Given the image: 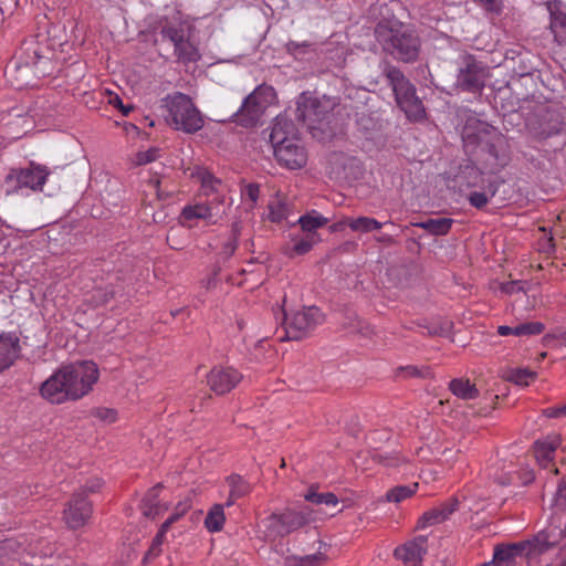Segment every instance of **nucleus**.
<instances>
[{"label": "nucleus", "mask_w": 566, "mask_h": 566, "mask_svg": "<svg viewBox=\"0 0 566 566\" xmlns=\"http://www.w3.org/2000/svg\"><path fill=\"white\" fill-rule=\"evenodd\" d=\"M159 157V149L151 147L144 151H138L135 157V164L138 166L147 165L155 161Z\"/></svg>", "instance_id": "nucleus-46"}, {"label": "nucleus", "mask_w": 566, "mask_h": 566, "mask_svg": "<svg viewBox=\"0 0 566 566\" xmlns=\"http://www.w3.org/2000/svg\"><path fill=\"white\" fill-rule=\"evenodd\" d=\"M324 321V315L316 306L284 313V336L281 340H300L308 336Z\"/></svg>", "instance_id": "nucleus-7"}, {"label": "nucleus", "mask_w": 566, "mask_h": 566, "mask_svg": "<svg viewBox=\"0 0 566 566\" xmlns=\"http://www.w3.org/2000/svg\"><path fill=\"white\" fill-rule=\"evenodd\" d=\"M93 513L92 503L83 496L82 492H74L63 511V521L71 530L83 527Z\"/></svg>", "instance_id": "nucleus-13"}, {"label": "nucleus", "mask_w": 566, "mask_h": 566, "mask_svg": "<svg viewBox=\"0 0 566 566\" xmlns=\"http://www.w3.org/2000/svg\"><path fill=\"white\" fill-rule=\"evenodd\" d=\"M489 192L490 195L486 192L473 191L469 195L468 201L472 207L476 209H483L489 203V199L495 196L496 188L490 186Z\"/></svg>", "instance_id": "nucleus-42"}, {"label": "nucleus", "mask_w": 566, "mask_h": 566, "mask_svg": "<svg viewBox=\"0 0 566 566\" xmlns=\"http://www.w3.org/2000/svg\"><path fill=\"white\" fill-rule=\"evenodd\" d=\"M102 485V479L94 476L87 480L86 483L82 485L77 492H82L83 496L86 499L90 493L98 492Z\"/></svg>", "instance_id": "nucleus-49"}, {"label": "nucleus", "mask_w": 566, "mask_h": 566, "mask_svg": "<svg viewBox=\"0 0 566 566\" xmlns=\"http://www.w3.org/2000/svg\"><path fill=\"white\" fill-rule=\"evenodd\" d=\"M161 35L174 43V46L185 36L184 30L175 25H165Z\"/></svg>", "instance_id": "nucleus-47"}, {"label": "nucleus", "mask_w": 566, "mask_h": 566, "mask_svg": "<svg viewBox=\"0 0 566 566\" xmlns=\"http://www.w3.org/2000/svg\"><path fill=\"white\" fill-rule=\"evenodd\" d=\"M49 175L50 170L46 166L33 163L25 168L12 169L6 177L8 192H18L22 189L41 191Z\"/></svg>", "instance_id": "nucleus-8"}, {"label": "nucleus", "mask_w": 566, "mask_h": 566, "mask_svg": "<svg viewBox=\"0 0 566 566\" xmlns=\"http://www.w3.org/2000/svg\"><path fill=\"white\" fill-rule=\"evenodd\" d=\"M544 331V325L539 322H527L514 326L515 336L539 335Z\"/></svg>", "instance_id": "nucleus-43"}, {"label": "nucleus", "mask_w": 566, "mask_h": 566, "mask_svg": "<svg viewBox=\"0 0 566 566\" xmlns=\"http://www.w3.org/2000/svg\"><path fill=\"white\" fill-rule=\"evenodd\" d=\"M375 38L384 53L402 63H415L420 55L421 40L416 30L398 19H381Z\"/></svg>", "instance_id": "nucleus-2"}, {"label": "nucleus", "mask_w": 566, "mask_h": 566, "mask_svg": "<svg viewBox=\"0 0 566 566\" xmlns=\"http://www.w3.org/2000/svg\"><path fill=\"white\" fill-rule=\"evenodd\" d=\"M19 338L12 334L0 335V373L13 365L19 356Z\"/></svg>", "instance_id": "nucleus-22"}, {"label": "nucleus", "mask_w": 566, "mask_h": 566, "mask_svg": "<svg viewBox=\"0 0 566 566\" xmlns=\"http://www.w3.org/2000/svg\"><path fill=\"white\" fill-rule=\"evenodd\" d=\"M427 542L426 536H417L412 541L397 547L395 556L402 560L406 566H421L422 558L428 551Z\"/></svg>", "instance_id": "nucleus-16"}, {"label": "nucleus", "mask_w": 566, "mask_h": 566, "mask_svg": "<svg viewBox=\"0 0 566 566\" xmlns=\"http://www.w3.org/2000/svg\"><path fill=\"white\" fill-rule=\"evenodd\" d=\"M238 248V230L234 226L232 229V233L229 237V239L223 243V247L220 251V256L223 260H228L237 250Z\"/></svg>", "instance_id": "nucleus-45"}, {"label": "nucleus", "mask_w": 566, "mask_h": 566, "mask_svg": "<svg viewBox=\"0 0 566 566\" xmlns=\"http://www.w3.org/2000/svg\"><path fill=\"white\" fill-rule=\"evenodd\" d=\"M190 509V504L188 502H180L176 506L175 512L169 516L172 522H177L186 512Z\"/></svg>", "instance_id": "nucleus-57"}, {"label": "nucleus", "mask_w": 566, "mask_h": 566, "mask_svg": "<svg viewBox=\"0 0 566 566\" xmlns=\"http://www.w3.org/2000/svg\"><path fill=\"white\" fill-rule=\"evenodd\" d=\"M556 500L566 503V478H563L557 486Z\"/></svg>", "instance_id": "nucleus-59"}, {"label": "nucleus", "mask_w": 566, "mask_h": 566, "mask_svg": "<svg viewBox=\"0 0 566 566\" xmlns=\"http://www.w3.org/2000/svg\"><path fill=\"white\" fill-rule=\"evenodd\" d=\"M313 514L314 511L307 506L272 511L258 522V533L264 541L274 542L314 522Z\"/></svg>", "instance_id": "nucleus-3"}, {"label": "nucleus", "mask_w": 566, "mask_h": 566, "mask_svg": "<svg viewBox=\"0 0 566 566\" xmlns=\"http://www.w3.org/2000/svg\"><path fill=\"white\" fill-rule=\"evenodd\" d=\"M19 65L33 71L35 76H46L52 71V50L44 34L31 36L22 43L19 53L14 56Z\"/></svg>", "instance_id": "nucleus-6"}, {"label": "nucleus", "mask_w": 566, "mask_h": 566, "mask_svg": "<svg viewBox=\"0 0 566 566\" xmlns=\"http://www.w3.org/2000/svg\"><path fill=\"white\" fill-rule=\"evenodd\" d=\"M116 295L115 284L111 282L105 287L97 286L93 290L91 296V303L94 306H103L113 300Z\"/></svg>", "instance_id": "nucleus-35"}, {"label": "nucleus", "mask_w": 566, "mask_h": 566, "mask_svg": "<svg viewBox=\"0 0 566 566\" xmlns=\"http://www.w3.org/2000/svg\"><path fill=\"white\" fill-rule=\"evenodd\" d=\"M537 377V373L528 368H512L506 371L505 379L521 387L528 386Z\"/></svg>", "instance_id": "nucleus-33"}, {"label": "nucleus", "mask_w": 566, "mask_h": 566, "mask_svg": "<svg viewBox=\"0 0 566 566\" xmlns=\"http://www.w3.org/2000/svg\"><path fill=\"white\" fill-rule=\"evenodd\" d=\"M8 81L18 90L33 85L32 80L36 77L32 70L27 66L19 65L14 59L6 67L4 72Z\"/></svg>", "instance_id": "nucleus-23"}, {"label": "nucleus", "mask_w": 566, "mask_h": 566, "mask_svg": "<svg viewBox=\"0 0 566 566\" xmlns=\"http://www.w3.org/2000/svg\"><path fill=\"white\" fill-rule=\"evenodd\" d=\"M523 290H524V285H523V282H521V281H511V282L501 284V291L506 294H510V295L517 293L520 291H523Z\"/></svg>", "instance_id": "nucleus-56"}, {"label": "nucleus", "mask_w": 566, "mask_h": 566, "mask_svg": "<svg viewBox=\"0 0 566 566\" xmlns=\"http://www.w3.org/2000/svg\"><path fill=\"white\" fill-rule=\"evenodd\" d=\"M497 333L501 336H509V335H514L515 336L514 327L506 326V325L499 326L497 327Z\"/></svg>", "instance_id": "nucleus-61"}, {"label": "nucleus", "mask_w": 566, "mask_h": 566, "mask_svg": "<svg viewBox=\"0 0 566 566\" xmlns=\"http://www.w3.org/2000/svg\"><path fill=\"white\" fill-rule=\"evenodd\" d=\"M241 379L242 374L231 367H213L207 375V384L217 395L230 392Z\"/></svg>", "instance_id": "nucleus-15"}, {"label": "nucleus", "mask_w": 566, "mask_h": 566, "mask_svg": "<svg viewBox=\"0 0 566 566\" xmlns=\"http://www.w3.org/2000/svg\"><path fill=\"white\" fill-rule=\"evenodd\" d=\"M174 524L172 520L170 517H168L160 526V530H159V534L164 535L166 534V532L169 530V527Z\"/></svg>", "instance_id": "nucleus-63"}, {"label": "nucleus", "mask_w": 566, "mask_h": 566, "mask_svg": "<svg viewBox=\"0 0 566 566\" xmlns=\"http://www.w3.org/2000/svg\"><path fill=\"white\" fill-rule=\"evenodd\" d=\"M381 73L391 87L395 101L399 108L410 120H419L424 117V106L417 96L416 86L403 72L390 62H384Z\"/></svg>", "instance_id": "nucleus-4"}, {"label": "nucleus", "mask_w": 566, "mask_h": 566, "mask_svg": "<svg viewBox=\"0 0 566 566\" xmlns=\"http://www.w3.org/2000/svg\"><path fill=\"white\" fill-rule=\"evenodd\" d=\"M335 103L329 97L322 98L302 94L297 102V118L307 123L308 127L322 122L334 108Z\"/></svg>", "instance_id": "nucleus-12"}, {"label": "nucleus", "mask_w": 566, "mask_h": 566, "mask_svg": "<svg viewBox=\"0 0 566 566\" xmlns=\"http://www.w3.org/2000/svg\"><path fill=\"white\" fill-rule=\"evenodd\" d=\"M518 556H524L520 542L506 545L500 544L494 548L492 563L494 565H501L504 563L509 565Z\"/></svg>", "instance_id": "nucleus-25"}, {"label": "nucleus", "mask_w": 566, "mask_h": 566, "mask_svg": "<svg viewBox=\"0 0 566 566\" xmlns=\"http://www.w3.org/2000/svg\"><path fill=\"white\" fill-rule=\"evenodd\" d=\"M326 563V556L323 553H316L305 556L285 557V566H323Z\"/></svg>", "instance_id": "nucleus-34"}, {"label": "nucleus", "mask_w": 566, "mask_h": 566, "mask_svg": "<svg viewBox=\"0 0 566 566\" xmlns=\"http://www.w3.org/2000/svg\"><path fill=\"white\" fill-rule=\"evenodd\" d=\"M310 48H311V43H308L306 41H304V42L290 41L286 43L287 51L295 56L307 53Z\"/></svg>", "instance_id": "nucleus-51"}, {"label": "nucleus", "mask_w": 566, "mask_h": 566, "mask_svg": "<svg viewBox=\"0 0 566 566\" xmlns=\"http://www.w3.org/2000/svg\"><path fill=\"white\" fill-rule=\"evenodd\" d=\"M272 95L271 87L258 86L244 98L242 106L234 114L237 124L247 128L255 126L266 108V97Z\"/></svg>", "instance_id": "nucleus-10"}, {"label": "nucleus", "mask_w": 566, "mask_h": 566, "mask_svg": "<svg viewBox=\"0 0 566 566\" xmlns=\"http://www.w3.org/2000/svg\"><path fill=\"white\" fill-rule=\"evenodd\" d=\"M273 153L277 163L282 167L291 170L301 169L307 163V151L305 147L298 143V139L276 146Z\"/></svg>", "instance_id": "nucleus-14"}, {"label": "nucleus", "mask_w": 566, "mask_h": 566, "mask_svg": "<svg viewBox=\"0 0 566 566\" xmlns=\"http://www.w3.org/2000/svg\"><path fill=\"white\" fill-rule=\"evenodd\" d=\"M379 242H382V243H387V244H392L394 243V239L390 237V235H382L378 239Z\"/></svg>", "instance_id": "nucleus-64"}, {"label": "nucleus", "mask_w": 566, "mask_h": 566, "mask_svg": "<svg viewBox=\"0 0 566 566\" xmlns=\"http://www.w3.org/2000/svg\"><path fill=\"white\" fill-rule=\"evenodd\" d=\"M353 333L360 334L364 337H370L373 335L371 326L360 318H355V322L350 324Z\"/></svg>", "instance_id": "nucleus-50"}, {"label": "nucleus", "mask_w": 566, "mask_h": 566, "mask_svg": "<svg viewBox=\"0 0 566 566\" xmlns=\"http://www.w3.org/2000/svg\"><path fill=\"white\" fill-rule=\"evenodd\" d=\"M161 484H157L151 488L142 501V511L146 517L156 518L166 511V507L159 502V492Z\"/></svg>", "instance_id": "nucleus-24"}, {"label": "nucleus", "mask_w": 566, "mask_h": 566, "mask_svg": "<svg viewBox=\"0 0 566 566\" xmlns=\"http://www.w3.org/2000/svg\"><path fill=\"white\" fill-rule=\"evenodd\" d=\"M243 196H245L252 205H255L260 196V187L258 184H249L244 187Z\"/></svg>", "instance_id": "nucleus-55"}, {"label": "nucleus", "mask_w": 566, "mask_h": 566, "mask_svg": "<svg viewBox=\"0 0 566 566\" xmlns=\"http://www.w3.org/2000/svg\"><path fill=\"white\" fill-rule=\"evenodd\" d=\"M151 184H153V187L156 189V193L159 199H166L168 197V195L164 193L160 190V181L158 179L153 180Z\"/></svg>", "instance_id": "nucleus-62"}, {"label": "nucleus", "mask_w": 566, "mask_h": 566, "mask_svg": "<svg viewBox=\"0 0 566 566\" xmlns=\"http://www.w3.org/2000/svg\"><path fill=\"white\" fill-rule=\"evenodd\" d=\"M558 446V437H548L545 440H538L534 443V455L536 461L543 469L551 470L554 474L559 473L555 463H553L554 454Z\"/></svg>", "instance_id": "nucleus-20"}, {"label": "nucleus", "mask_w": 566, "mask_h": 566, "mask_svg": "<svg viewBox=\"0 0 566 566\" xmlns=\"http://www.w3.org/2000/svg\"><path fill=\"white\" fill-rule=\"evenodd\" d=\"M520 543L524 557L532 559L553 549L556 546L557 541L555 536L547 531H542L533 537L521 541Z\"/></svg>", "instance_id": "nucleus-18"}, {"label": "nucleus", "mask_w": 566, "mask_h": 566, "mask_svg": "<svg viewBox=\"0 0 566 566\" xmlns=\"http://www.w3.org/2000/svg\"><path fill=\"white\" fill-rule=\"evenodd\" d=\"M483 149L488 154V163L492 169H500L507 165L506 140L501 134L494 135Z\"/></svg>", "instance_id": "nucleus-21"}, {"label": "nucleus", "mask_w": 566, "mask_h": 566, "mask_svg": "<svg viewBox=\"0 0 566 566\" xmlns=\"http://www.w3.org/2000/svg\"><path fill=\"white\" fill-rule=\"evenodd\" d=\"M164 542V535L157 533L156 536L151 541V545L145 555V559L155 558L161 552V544Z\"/></svg>", "instance_id": "nucleus-52"}, {"label": "nucleus", "mask_w": 566, "mask_h": 566, "mask_svg": "<svg viewBox=\"0 0 566 566\" xmlns=\"http://www.w3.org/2000/svg\"><path fill=\"white\" fill-rule=\"evenodd\" d=\"M226 522L224 507L222 504H214L205 518V526L211 533L220 532Z\"/></svg>", "instance_id": "nucleus-32"}, {"label": "nucleus", "mask_w": 566, "mask_h": 566, "mask_svg": "<svg viewBox=\"0 0 566 566\" xmlns=\"http://www.w3.org/2000/svg\"><path fill=\"white\" fill-rule=\"evenodd\" d=\"M296 136L297 128L292 119L287 118L285 115H277L274 118L270 133V142L273 149H275L276 146L290 143V140H296Z\"/></svg>", "instance_id": "nucleus-19"}, {"label": "nucleus", "mask_w": 566, "mask_h": 566, "mask_svg": "<svg viewBox=\"0 0 566 566\" xmlns=\"http://www.w3.org/2000/svg\"><path fill=\"white\" fill-rule=\"evenodd\" d=\"M198 178L200 179L201 188L206 195H209L210 191H216L217 186L221 185V181L207 170L199 171Z\"/></svg>", "instance_id": "nucleus-44"}, {"label": "nucleus", "mask_w": 566, "mask_h": 566, "mask_svg": "<svg viewBox=\"0 0 566 566\" xmlns=\"http://www.w3.org/2000/svg\"><path fill=\"white\" fill-rule=\"evenodd\" d=\"M342 224L347 226L354 232L361 233L379 230L382 227L381 222L369 217L346 218Z\"/></svg>", "instance_id": "nucleus-30"}, {"label": "nucleus", "mask_w": 566, "mask_h": 566, "mask_svg": "<svg viewBox=\"0 0 566 566\" xmlns=\"http://www.w3.org/2000/svg\"><path fill=\"white\" fill-rule=\"evenodd\" d=\"M99 377L94 361L83 360L62 366L40 387L41 396L51 403L61 405L86 396Z\"/></svg>", "instance_id": "nucleus-1"}, {"label": "nucleus", "mask_w": 566, "mask_h": 566, "mask_svg": "<svg viewBox=\"0 0 566 566\" xmlns=\"http://www.w3.org/2000/svg\"><path fill=\"white\" fill-rule=\"evenodd\" d=\"M232 497H243L251 492V485L240 475L232 474L227 478Z\"/></svg>", "instance_id": "nucleus-38"}, {"label": "nucleus", "mask_w": 566, "mask_h": 566, "mask_svg": "<svg viewBox=\"0 0 566 566\" xmlns=\"http://www.w3.org/2000/svg\"><path fill=\"white\" fill-rule=\"evenodd\" d=\"M418 489V483H412L410 485H397L390 489L386 493V500L392 503H400L401 501L411 497Z\"/></svg>", "instance_id": "nucleus-36"}, {"label": "nucleus", "mask_w": 566, "mask_h": 566, "mask_svg": "<svg viewBox=\"0 0 566 566\" xmlns=\"http://www.w3.org/2000/svg\"><path fill=\"white\" fill-rule=\"evenodd\" d=\"M379 458V461L382 462L387 467H397L399 465L403 460L396 455H377Z\"/></svg>", "instance_id": "nucleus-58"}, {"label": "nucleus", "mask_w": 566, "mask_h": 566, "mask_svg": "<svg viewBox=\"0 0 566 566\" xmlns=\"http://www.w3.org/2000/svg\"><path fill=\"white\" fill-rule=\"evenodd\" d=\"M398 375L403 374L406 377L411 378H430L432 377L431 368L428 366H415L408 365L403 367H399L397 369Z\"/></svg>", "instance_id": "nucleus-41"}, {"label": "nucleus", "mask_w": 566, "mask_h": 566, "mask_svg": "<svg viewBox=\"0 0 566 566\" xmlns=\"http://www.w3.org/2000/svg\"><path fill=\"white\" fill-rule=\"evenodd\" d=\"M318 240L319 237L317 233L294 234L291 239L292 247L287 251V254L290 256L303 255L310 252Z\"/></svg>", "instance_id": "nucleus-27"}, {"label": "nucleus", "mask_w": 566, "mask_h": 566, "mask_svg": "<svg viewBox=\"0 0 566 566\" xmlns=\"http://www.w3.org/2000/svg\"><path fill=\"white\" fill-rule=\"evenodd\" d=\"M459 509L457 497H450L446 502L426 511L418 520L417 528H426L447 521Z\"/></svg>", "instance_id": "nucleus-17"}, {"label": "nucleus", "mask_w": 566, "mask_h": 566, "mask_svg": "<svg viewBox=\"0 0 566 566\" xmlns=\"http://www.w3.org/2000/svg\"><path fill=\"white\" fill-rule=\"evenodd\" d=\"M21 551H25V548L22 547V544L18 539L7 538L0 541V558L6 556H18L22 558L20 556Z\"/></svg>", "instance_id": "nucleus-40"}, {"label": "nucleus", "mask_w": 566, "mask_h": 566, "mask_svg": "<svg viewBox=\"0 0 566 566\" xmlns=\"http://www.w3.org/2000/svg\"><path fill=\"white\" fill-rule=\"evenodd\" d=\"M304 499L307 502H311V503L316 504V505L324 504V505H327V506H331V505L332 506H336L337 503H338V499H337V496L334 493H332V492L319 493L314 488H311L304 494Z\"/></svg>", "instance_id": "nucleus-37"}, {"label": "nucleus", "mask_w": 566, "mask_h": 566, "mask_svg": "<svg viewBox=\"0 0 566 566\" xmlns=\"http://www.w3.org/2000/svg\"><path fill=\"white\" fill-rule=\"evenodd\" d=\"M328 222L327 218L319 214H305L298 219V223L304 233H316L315 231Z\"/></svg>", "instance_id": "nucleus-39"}, {"label": "nucleus", "mask_w": 566, "mask_h": 566, "mask_svg": "<svg viewBox=\"0 0 566 566\" xmlns=\"http://www.w3.org/2000/svg\"><path fill=\"white\" fill-rule=\"evenodd\" d=\"M92 415L106 423H113L117 419V411L112 408H95Z\"/></svg>", "instance_id": "nucleus-48"}, {"label": "nucleus", "mask_w": 566, "mask_h": 566, "mask_svg": "<svg viewBox=\"0 0 566 566\" xmlns=\"http://www.w3.org/2000/svg\"><path fill=\"white\" fill-rule=\"evenodd\" d=\"M269 209H270L269 217H270L271 221H273V222H280L286 217V209L280 202L271 203Z\"/></svg>", "instance_id": "nucleus-53"}, {"label": "nucleus", "mask_w": 566, "mask_h": 566, "mask_svg": "<svg viewBox=\"0 0 566 566\" xmlns=\"http://www.w3.org/2000/svg\"><path fill=\"white\" fill-rule=\"evenodd\" d=\"M449 390L459 399L472 400L479 397V389L465 378H454L449 382Z\"/></svg>", "instance_id": "nucleus-28"}, {"label": "nucleus", "mask_w": 566, "mask_h": 566, "mask_svg": "<svg viewBox=\"0 0 566 566\" xmlns=\"http://www.w3.org/2000/svg\"><path fill=\"white\" fill-rule=\"evenodd\" d=\"M175 54L184 63L197 62L201 57L198 48L185 36L175 45Z\"/></svg>", "instance_id": "nucleus-31"}, {"label": "nucleus", "mask_w": 566, "mask_h": 566, "mask_svg": "<svg viewBox=\"0 0 566 566\" xmlns=\"http://www.w3.org/2000/svg\"><path fill=\"white\" fill-rule=\"evenodd\" d=\"M224 212L223 198L216 196L207 202L185 206L180 213V222L189 228L196 226L198 220L216 223Z\"/></svg>", "instance_id": "nucleus-11"}, {"label": "nucleus", "mask_w": 566, "mask_h": 566, "mask_svg": "<svg viewBox=\"0 0 566 566\" xmlns=\"http://www.w3.org/2000/svg\"><path fill=\"white\" fill-rule=\"evenodd\" d=\"M161 102L167 112L166 122L174 129L195 134L203 127V115L188 95L175 92L167 95Z\"/></svg>", "instance_id": "nucleus-5"}, {"label": "nucleus", "mask_w": 566, "mask_h": 566, "mask_svg": "<svg viewBox=\"0 0 566 566\" xmlns=\"http://www.w3.org/2000/svg\"><path fill=\"white\" fill-rule=\"evenodd\" d=\"M546 417L548 418H557L562 416H566V405L559 408H548L545 411Z\"/></svg>", "instance_id": "nucleus-60"}, {"label": "nucleus", "mask_w": 566, "mask_h": 566, "mask_svg": "<svg viewBox=\"0 0 566 566\" xmlns=\"http://www.w3.org/2000/svg\"><path fill=\"white\" fill-rule=\"evenodd\" d=\"M488 77V65L478 61L471 54L462 56L457 75V86L459 88L465 92L480 93L485 86Z\"/></svg>", "instance_id": "nucleus-9"}, {"label": "nucleus", "mask_w": 566, "mask_h": 566, "mask_svg": "<svg viewBox=\"0 0 566 566\" xmlns=\"http://www.w3.org/2000/svg\"><path fill=\"white\" fill-rule=\"evenodd\" d=\"M453 222L454 221L451 218H430L423 221L415 222L412 226L423 229L432 235H446L449 233Z\"/></svg>", "instance_id": "nucleus-29"}, {"label": "nucleus", "mask_w": 566, "mask_h": 566, "mask_svg": "<svg viewBox=\"0 0 566 566\" xmlns=\"http://www.w3.org/2000/svg\"><path fill=\"white\" fill-rule=\"evenodd\" d=\"M549 28L555 42L560 46H566V8L551 12Z\"/></svg>", "instance_id": "nucleus-26"}, {"label": "nucleus", "mask_w": 566, "mask_h": 566, "mask_svg": "<svg viewBox=\"0 0 566 566\" xmlns=\"http://www.w3.org/2000/svg\"><path fill=\"white\" fill-rule=\"evenodd\" d=\"M489 12L500 13L502 10V0H472Z\"/></svg>", "instance_id": "nucleus-54"}]
</instances>
